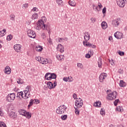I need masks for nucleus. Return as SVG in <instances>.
<instances>
[{"label": "nucleus", "mask_w": 127, "mask_h": 127, "mask_svg": "<svg viewBox=\"0 0 127 127\" xmlns=\"http://www.w3.org/2000/svg\"><path fill=\"white\" fill-rule=\"evenodd\" d=\"M67 107L64 105L60 106L56 110V113L58 115H62L66 112Z\"/></svg>", "instance_id": "obj_1"}, {"label": "nucleus", "mask_w": 127, "mask_h": 127, "mask_svg": "<svg viewBox=\"0 0 127 127\" xmlns=\"http://www.w3.org/2000/svg\"><path fill=\"white\" fill-rule=\"evenodd\" d=\"M117 95L118 92L116 91H113L107 95V99L108 101H113V100L116 99Z\"/></svg>", "instance_id": "obj_2"}, {"label": "nucleus", "mask_w": 127, "mask_h": 127, "mask_svg": "<svg viewBox=\"0 0 127 127\" xmlns=\"http://www.w3.org/2000/svg\"><path fill=\"white\" fill-rule=\"evenodd\" d=\"M15 99V93H10L8 94L6 96V100L9 103H11V102L14 101Z\"/></svg>", "instance_id": "obj_3"}, {"label": "nucleus", "mask_w": 127, "mask_h": 127, "mask_svg": "<svg viewBox=\"0 0 127 127\" xmlns=\"http://www.w3.org/2000/svg\"><path fill=\"white\" fill-rule=\"evenodd\" d=\"M48 88L51 90L52 89H54L55 87L57 86V81L56 80H55L53 82L48 81L47 82Z\"/></svg>", "instance_id": "obj_4"}, {"label": "nucleus", "mask_w": 127, "mask_h": 127, "mask_svg": "<svg viewBox=\"0 0 127 127\" xmlns=\"http://www.w3.org/2000/svg\"><path fill=\"white\" fill-rule=\"evenodd\" d=\"M28 90H24V96H22L23 99L24 100H26V99H28V98H30L31 97V94H30V88L29 86H27Z\"/></svg>", "instance_id": "obj_5"}, {"label": "nucleus", "mask_w": 127, "mask_h": 127, "mask_svg": "<svg viewBox=\"0 0 127 127\" xmlns=\"http://www.w3.org/2000/svg\"><path fill=\"white\" fill-rule=\"evenodd\" d=\"M75 106L76 108H82L83 106V100L80 98L77 99L75 102Z\"/></svg>", "instance_id": "obj_6"}, {"label": "nucleus", "mask_w": 127, "mask_h": 127, "mask_svg": "<svg viewBox=\"0 0 127 127\" xmlns=\"http://www.w3.org/2000/svg\"><path fill=\"white\" fill-rule=\"evenodd\" d=\"M84 39L85 41L83 42V45L85 46V44H86V43L88 42V41L90 40V38H91V37L90 36V33L88 32H85L84 33Z\"/></svg>", "instance_id": "obj_7"}, {"label": "nucleus", "mask_w": 127, "mask_h": 127, "mask_svg": "<svg viewBox=\"0 0 127 127\" xmlns=\"http://www.w3.org/2000/svg\"><path fill=\"white\" fill-rule=\"evenodd\" d=\"M28 36H29L31 38H35L36 37V34L35 32L32 30H28L27 31Z\"/></svg>", "instance_id": "obj_8"}, {"label": "nucleus", "mask_w": 127, "mask_h": 127, "mask_svg": "<svg viewBox=\"0 0 127 127\" xmlns=\"http://www.w3.org/2000/svg\"><path fill=\"white\" fill-rule=\"evenodd\" d=\"M107 76H108V74L106 73H102L100 74V75H99V81L101 83H103V82H104V80H105V78H107Z\"/></svg>", "instance_id": "obj_9"}, {"label": "nucleus", "mask_w": 127, "mask_h": 127, "mask_svg": "<svg viewBox=\"0 0 127 127\" xmlns=\"http://www.w3.org/2000/svg\"><path fill=\"white\" fill-rule=\"evenodd\" d=\"M120 22L121 18H118L112 21V24L114 26H115V27H118V26L120 25Z\"/></svg>", "instance_id": "obj_10"}, {"label": "nucleus", "mask_w": 127, "mask_h": 127, "mask_svg": "<svg viewBox=\"0 0 127 127\" xmlns=\"http://www.w3.org/2000/svg\"><path fill=\"white\" fill-rule=\"evenodd\" d=\"M114 36L117 39H122L124 37V34L120 32H116L114 34Z\"/></svg>", "instance_id": "obj_11"}, {"label": "nucleus", "mask_w": 127, "mask_h": 127, "mask_svg": "<svg viewBox=\"0 0 127 127\" xmlns=\"http://www.w3.org/2000/svg\"><path fill=\"white\" fill-rule=\"evenodd\" d=\"M117 2L118 5L120 7H124L126 5V3L125 2V0H117Z\"/></svg>", "instance_id": "obj_12"}, {"label": "nucleus", "mask_w": 127, "mask_h": 127, "mask_svg": "<svg viewBox=\"0 0 127 127\" xmlns=\"http://www.w3.org/2000/svg\"><path fill=\"white\" fill-rule=\"evenodd\" d=\"M14 50L16 52H19L20 51V49H21V45L20 44H15L13 47Z\"/></svg>", "instance_id": "obj_13"}, {"label": "nucleus", "mask_w": 127, "mask_h": 127, "mask_svg": "<svg viewBox=\"0 0 127 127\" xmlns=\"http://www.w3.org/2000/svg\"><path fill=\"white\" fill-rule=\"evenodd\" d=\"M57 51H60L61 53H63L64 52V47L61 45V44H59L57 47Z\"/></svg>", "instance_id": "obj_14"}, {"label": "nucleus", "mask_w": 127, "mask_h": 127, "mask_svg": "<svg viewBox=\"0 0 127 127\" xmlns=\"http://www.w3.org/2000/svg\"><path fill=\"white\" fill-rule=\"evenodd\" d=\"M4 73L7 75H9L11 73V69L8 66H6L3 70Z\"/></svg>", "instance_id": "obj_15"}, {"label": "nucleus", "mask_w": 127, "mask_h": 127, "mask_svg": "<svg viewBox=\"0 0 127 127\" xmlns=\"http://www.w3.org/2000/svg\"><path fill=\"white\" fill-rule=\"evenodd\" d=\"M42 29L46 30H47V31H49V30H50V24L47 23V24H44L43 23V27H42Z\"/></svg>", "instance_id": "obj_16"}, {"label": "nucleus", "mask_w": 127, "mask_h": 127, "mask_svg": "<svg viewBox=\"0 0 127 127\" xmlns=\"http://www.w3.org/2000/svg\"><path fill=\"white\" fill-rule=\"evenodd\" d=\"M40 63H41V64H48V63H49V61L47 59L45 60L44 58L41 57V59L40 60Z\"/></svg>", "instance_id": "obj_17"}, {"label": "nucleus", "mask_w": 127, "mask_h": 127, "mask_svg": "<svg viewBox=\"0 0 127 127\" xmlns=\"http://www.w3.org/2000/svg\"><path fill=\"white\" fill-rule=\"evenodd\" d=\"M9 117L11 119L14 120V119H16L17 115L15 114V113L12 111L9 114Z\"/></svg>", "instance_id": "obj_18"}, {"label": "nucleus", "mask_w": 127, "mask_h": 127, "mask_svg": "<svg viewBox=\"0 0 127 127\" xmlns=\"http://www.w3.org/2000/svg\"><path fill=\"white\" fill-rule=\"evenodd\" d=\"M84 46H87V47H90V48H96V45L91 44V43L88 42L85 43Z\"/></svg>", "instance_id": "obj_19"}, {"label": "nucleus", "mask_w": 127, "mask_h": 127, "mask_svg": "<svg viewBox=\"0 0 127 127\" xmlns=\"http://www.w3.org/2000/svg\"><path fill=\"white\" fill-rule=\"evenodd\" d=\"M45 78L46 80H48V81H50V80L52 79L51 76V73L47 72L45 75Z\"/></svg>", "instance_id": "obj_20"}, {"label": "nucleus", "mask_w": 127, "mask_h": 127, "mask_svg": "<svg viewBox=\"0 0 127 127\" xmlns=\"http://www.w3.org/2000/svg\"><path fill=\"white\" fill-rule=\"evenodd\" d=\"M94 107H96V108H101V106H102V103L100 101H96L94 104Z\"/></svg>", "instance_id": "obj_21"}, {"label": "nucleus", "mask_w": 127, "mask_h": 127, "mask_svg": "<svg viewBox=\"0 0 127 127\" xmlns=\"http://www.w3.org/2000/svg\"><path fill=\"white\" fill-rule=\"evenodd\" d=\"M68 4L71 6H73V7L76 6V2L74 0H70L68 1Z\"/></svg>", "instance_id": "obj_22"}, {"label": "nucleus", "mask_w": 127, "mask_h": 127, "mask_svg": "<svg viewBox=\"0 0 127 127\" xmlns=\"http://www.w3.org/2000/svg\"><path fill=\"white\" fill-rule=\"evenodd\" d=\"M35 50L38 52H41L43 50V47L40 45H38L35 48Z\"/></svg>", "instance_id": "obj_23"}, {"label": "nucleus", "mask_w": 127, "mask_h": 127, "mask_svg": "<svg viewBox=\"0 0 127 127\" xmlns=\"http://www.w3.org/2000/svg\"><path fill=\"white\" fill-rule=\"evenodd\" d=\"M93 51H89L88 53L85 55V58H87L88 59L91 58V55H93Z\"/></svg>", "instance_id": "obj_24"}, {"label": "nucleus", "mask_w": 127, "mask_h": 127, "mask_svg": "<svg viewBox=\"0 0 127 127\" xmlns=\"http://www.w3.org/2000/svg\"><path fill=\"white\" fill-rule=\"evenodd\" d=\"M101 26L103 29H107V28L108 27V24H107V22L105 21H103L101 23Z\"/></svg>", "instance_id": "obj_25"}, {"label": "nucleus", "mask_w": 127, "mask_h": 127, "mask_svg": "<svg viewBox=\"0 0 127 127\" xmlns=\"http://www.w3.org/2000/svg\"><path fill=\"white\" fill-rule=\"evenodd\" d=\"M98 64L99 68H102V65H103V63H102V58H99Z\"/></svg>", "instance_id": "obj_26"}, {"label": "nucleus", "mask_w": 127, "mask_h": 127, "mask_svg": "<svg viewBox=\"0 0 127 127\" xmlns=\"http://www.w3.org/2000/svg\"><path fill=\"white\" fill-rule=\"evenodd\" d=\"M24 117H26L27 119H30V118H31V113L25 112Z\"/></svg>", "instance_id": "obj_27"}, {"label": "nucleus", "mask_w": 127, "mask_h": 127, "mask_svg": "<svg viewBox=\"0 0 127 127\" xmlns=\"http://www.w3.org/2000/svg\"><path fill=\"white\" fill-rule=\"evenodd\" d=\"M24 94L23 93V92L20 91L17 93L16 97L17 98H20L21 96L22 98V97H24Z\"/></svg>", "instance_id": "obj_28"}, {"label": "nucleus", "mask_w": 127, "mask_h": 127, "mask_svg": "<svg viewBox=\"0 0 127 127\" xmlns=\"http://www.w3.org/2000/svg\"><path fill=\"white\" fill-rule=\"evenodd\" d=\"M31 18L33 20H34V19H37V18H38V14L37 13L33 14L31 17Z\"/></svg>", "instance_id": "obj_29"}, {"label": "nucleus", "mask_w": 127, "mask_h": 127, "mask_svg": "<svg viewBox=\"0 0 127 127\" xmlns=\"http://www.w3.org/2000/svg\"><path fill=\"white\" fill-rule=\"evenodd\" d=\"M9 17L10 20H12V21H15V15L14 14H10Z\"/></svg>", "instance_id": "obj_30"}, {"label": "nucleus", "mask_w": 127, "mask_h": 127, "mask_svg": "<svg viewBox=\"0 0 127 127\" xmlns=\"http://www.w3.org/2000/svg\"><path fill=\"white\" fill-rule=\"evenodd\" d=\"M79 108L74 107L75 109V114L76 116H79L80 115V110H79Z\"/></svg>", "instance_id": "obj_31"}, {"label": "nucleus", "mask_w": 127, "mask_h": 127, "mask_svg": "<svg viewBox=\"0 0 127 127\" xmlns=\"http://www.w3.org/2000/svg\"><path fill=\"white\" fill-rule=\"evenodd\" d=\"M92 6L94 10H95V11H100V8L98 6H96V5L93 4Z\"/></svg>", "instance_id": "obj_32"}, {"label": "nucleus", "mask_w": 127, "mask_h": 127, "mask_svg": "<svg viewBox=\"0 0 127 127\" xmlns=\"http://www.w3.org/2000/svg\"><path fill=\"white\" fill-rule=\"evenodd\" d=\"M43 21L39 20L38 22L37 23V25L41 26V28H42V27H43Z\"/></svg>", "instance_id": "obj_33"}, {"label": "nucleus", "mask_w": 127, "mask_h": 127, "mask_svg": "<svg viewBox=\"0 0 127 127\" xmlns=\"http://www.w3.org/2000/svg\"><path fill=\"white\" fill-rule=\"evenodd\" d=\"M116 111L118 112H123L124 109L123 108V106H118L116 108Z\"/></svg>", "instance_id": "obj_34"}, {"label": "nucleus", "mask_w": 127, "mask_h": 127, "mask_svg": "<svg viewBox=\"0 0 127 127\" xmlns=\"http://www.w3.org/2000/svg\"><path fill=\"white\" fill-rule=\"evenodd\" d=\"M120 87H126V82L124 80H120Z\"/></svg>", "instance_id": "obj_35"}, {"label": "nucleus", "mask_w": 127, "mask_h": 127, "mask_svg": "<svg viewBox=\"0 0 127 127\" xmlns=\"http://www.w3.org/2000/svg\"><path fill=\"white\" fill-rule=\"evenodd\" d=\"M18 112L19 113L20 115H21V116H24L25 113H26V111H25L24 110H20Z\"/></svg>", "instance_id": "obj_36"}, {"label": "nucleus", "mask_w": 127, "mask_h": 127, "mask_svg": "<svg viewBox=\"0 0 127 127\" xmlns=\"http://www.w3.org/2000/svg\"><path fill=\"white\" fill-rule=\"evenodd\" d=\"M51 76L52 77V79H55L56 81V78H57V75L54 73H51Z\"/></svg>", "instance_id": "obj_37"}, {"label": "nucleus", "mask_w": 127, "mask_h": 127, "mask_svg": "<svg viewBox=\"0 0 127 127\" xmlns=\"http://www.w3.org/2000/svg\"><path fill=\"white\" fill-rule=\"evenodd\" d=\"M56 2L58 5H63V1L62 0H56Z\"/></svg>", "instance_id": "obj_38"}, {"label": "nucleus", "mask_w": 127, "mask_h": 127, "mask_svg": "<svg viewBox=\"0 0 127 127\" xmlns=\"http://www.w3.org/2000/svg\"><path fill=\"white\" fill-rule=\"evenodd\" d=\"M5 32H6V30L5 29H3L2 31H0V33L2 36H4L5 35Z\"/></svg>", "instance_id": "obj_39"}, {"label": "nucleus", "mask_w": 127, "mask_h": 127, "mask_svg": "<svg viewBox=\"0 0 127 127\" xmlns=\"http://www.w3.org/2000/svg\"><path fill=\"white\" fill-rule=\"evenodd\" d=\"M57 59L59 61H62V60L64 59V56L61 55L57 57Z\"/></svg>", "instance_id": "obj_40"}, {"label": "nucleus", "mask_w": 127, "mask_h": 127, "mask_svg": "<svg viewBox=\"0 0 127 127\" xmlns=\"http://www.w3.org/2000/svg\"><path fill=\"white\" fill-rule=\"evenodd\" d=\"M34 101H33V99H31L29 102V104L28 105V108H30V107H31V106H32L33 105Z\"/></svg>", "instance_id": "obj_41"}, {"label": "nucleus", "mask_w": 127, "mask_h": 127, "mask_svg": "<svg viewBox=\"0 0 127 127\" xmlns=\"http://www.w3.org/2000/svg\"><path fill=\"white\" fill-rule=\"evenodd\" d=\"M6 39L8 41H10L12 39V35L10 34L7 36Z\"/></svg>", "instance_id": "obj_42"}, {"label": "nucleus", "mask_w": 127, "mask_h": 127, "mask_svg": "<svg viewBox=\"0 0 127 127\" xmlns=\"http://www.w3.org/2000/svg\"><path fill=\"white\" fill-rule=\"evenodd\" d=\"M105 114H106V113L105 112V109L101 108V110H100V114L102 116H105Z\"/></svg>", "instance_id": "obj_43"}, {"label": "nucleus", "mask_w": 127, "mask_h": 127, "mask_svg": "<svg viewBox=\"0 0 127 127\" xmlns=\"http://www.w3.org/2000/svg\"><path fill=\"white\" fill-rule=\"evenodd\" d=\"M67 118H68V116L67 115H64V116H62L61 119L63 120V121H65L67 119Z\"/></svg>", "instance_id": "obj_44"}, {"label": "nucleus", "mask_w": 127, "mask_h": 127, "mask_svg": "<svg viewBox=\"0 0 127 127\" xmlns=\"http://www.w3.org/2000/svg\"><path fill=\"white\" fill-rule=\"evenodd\" d=\"M17 83L18 84H19L20 85H21L23 84V80L21 78H19L18 80L17 81Z\"/></svg>", "instance_id": "obj_45"}, {"label": "nucleus", "mask_w": 127, "mask_h": 127, "mask_svg": "<svg viewBox=\"0 0 127 127\" xmlns=\"http://www.w3.org/2000/svg\"><path fill=\"white\" fill-rule=\"evenodd\" d=\"M0 127H6V125L4 122H0Z\"/></svg>", "instance_id": "obj_46"}, {"label": "nucleus", "mask_w": 127, "mask_h": 127, "mask_svg": "<svg viewBox=\"0 0 127 127\" xmlns=\"http://www.w3.org/2000/svg\"><path fill=\"white\" fill-rule=\"evenodd\" d=\"M77 66L78 67V68H80V69H83V64L81 63H77Z\"/></svg>", "instance_id": "obj_47"}, {"label": "nucleus", "mask_w": 127, "mask_h": 127, "mask_svg": "<svg viewBox=\"0 0 127 127\" xmlns=\"http://www.w3.org/2000/svg\"><path fill=\"white\" fill-rule=\"evenodd\" d=\"M118 53L120 56H124V55H125V52H122L121 51H119Z\"/></svg>", "instance_id": "obj_48"}, {"label": "nucleus", "mask_w": 127, "mask_h": 127, "mask_svg": "<svg viewBox=\"0 0 127 127\" xmlns=\"http://www.w3.org/2000/svg\"><path fill=\"white\" fill-rule=\"evenodd\" d=\"M120 100L119 99H116L115 101L114 102V106H118V103H119V101Z\"/></svg>", "instance_id": "obj_49"}, {"label": "nucleus", "mask_w": 127, "mask_h": 127, "mask_svg": "<svg viewBox=\"0 0 127 127\" xmlns=\"http://www.w3.org/2000/svg\"><path fill=\"white\" fill-rule=\"evenodd\" d=\"M63 81H64V82H71L72 80H68V77H64Z\"/></svg>", "instance_id": "obj_50"}, {"label": "nucleus", "mask_w": 127, "mask_h": 127, "mask_svg": "<svg viewBox=\"0 0 127 127\" xmlns=\"http://www.w3.org/2000/svg\"><path fill=\"white\" fill-rule=\"evenodd\" d=\"M34 104H39V100L38 99H34L33 100Z\"/></svg>", "instance_id": "obj_51"}, {"label": "nucleus", "mask_w": 127, "mask_h": 127, "mask_svg": "<svg viewBox=\"0 0 127 127\" xmlns=\"http://www.w3.org/2000/svg\"><path fill=\"white\" fill-rule=\"evenodd\" d=\"M35 28H36V29H37V30H40V29H41V26L36 25V26H35Z\"/></svg>", "instance_id": "obj_52"}, {"label": "nucleus", "mask_w": 127, "mask_h": 127, "mask_svg": "<svg viewBox=\"0 0 127 127\" xmlns=\"http://www.w3.org/2000/svg\"><path fill=\"white\" fill-rule=\"evenodd\" d=\"M106 12H107V8L106 7H104L102 10V13H103V14H105Z\"/></svg>", "instance_id": "obj_53"}, {"label": "nucleus", "mask_w": 127, "mask_h": 127, "mask_svg": "<svg viewBox=\"0 0 127 127\" xmlns=\"http://www.w3.org/2000/svg\"><path fill=\"white\" fill-rule=\"evenodd\" d=\"M28 7V4L25 3L23 4L22 8H27Z\"/></svg>", "instance_id": "obj_54"}, {"label": "nucleus", "mask_w": 127, "mask_h": 127, "mask_svg": "<svg viewBox=\"0 0 127 127\" xmlns=\"http://www.w3.org/2000/svg\"><path fill=\"white\" fill-rule=\"evenodd\" d=\"M98 7H99V8H100V10H101V8L103 7V5L101 4L100 2H98Z\"/></svg>", "instance_id": "obj_55"}, {"label": "nucleus", "mask_w": 127, "mask_h": 127, "mask_svg": "<svg viewBox=\"0 0 127 127\" xmlns=\"http://www.w3.org/2000/svg\"><path fill=\"white\" fill-rule=\"evenodd\" d=\"M48 42L50 44H53V42H52V40H51V38H49V39H48Z\"/></svg>", "instance_id": "obj_56"}, {"label": "nucleus", "mask_w": 127, "mask_h": 127, "mask_svg": "<svg viewBox=\"0 0 127 127\" xmlns=\"http://www.w3.org/2000/svg\"><path fill=\"white\" fill-rule=\"evenodd\" d=\"M32 11H35L37 12V11H38V8H37V7H33L32 9Z\"/></svg>", "instance_id": "obj_57"}, {"label": "nucleus", "mask_w": 127, "mask_h": 127, "mask_svg": "<svg viewBox=\"0 0 127 127\" xmlns=\"http://www.w3.org/2000/svg\"><path fill=\"white\" fill-rule=\"evenodd\" d=\"M41 59V57L39 56V57H36V60L37 61H38V62H40V60Z\"/></svg>", "instance_id": "obj_58"}, {"label": "nucleus", "mask_w": 127, "mask_h": 127, "mask_svg": "<svg viewBox=\"0 0 127 127\" xmlns=\"http://www.w3.org/2000/svg\"><path fill=\"white\" fill-rule=\"evenodd\" d=\"M72 97L74 100H77V99H79V98H77V94H76L75 93H74L73 94Z\"/></svg>", "instance_id": "obj_59"}, {"label": "nucleus", "mask_w": 127, "mask_h": 127, "mask_svg": "<svg viewBox=\"0 0 127 127\" xmlns=\"http://www.w3.org/2000/svg\"><path fill=\"white\" fill-rule=\"evenodd\" d=\"M118 73L119 74H123L124 73V70L122 69H119L118 70Z\"/></svg>", "instance_id": "obj_60"}, {"label": "nucleus", "mask_w": 127, "mask_h": 127, "mask_svg": "<svg viewBox=\"0 0 127 127\" xmlns=\"http://www.w3.org/2000/svg\"><path fill=\"white\" fill-rule=\"evenodd\" d=\"M63 40H64V38H58V41L61 43V42H62V41H63Z\"/></svg>", "instance_id": "obj_61"}, {"label": "nucleus", "mask_w": 127, "mask_h": 127, "mask_svg": "<svg viewBox=\"0 0 127 127\" xmlns=\"http://www.w3.org/2000/svg\"><path fill=\"white\" fill-rule=\"evenodd\" d=\"M91 21H92V22H93L94 23V22H96V18H91L90 19Z\"/></svg>", "instance_id": "obj_62"}, {"label": "nucleus", "mask_w": 127, "mask_h": 127, "mask_svg": "<svg viewBox=\"0 0 127 127\" xmlns=\"http://www.w3.org/2000/svg\"><path fill=\"white\" fill-rule=\"evenodd\" d=\"M41 21H43V23H44V22H46V17H42V20Z\"/></svg>", "instance_id": "obj_63"}, {"label": "nucleus", "mask_w": 127, "mask_h": 127, "mask_svg": "<svg viewBox=\"0 0 127 127\" xmlns=\"http://www.w3.org/2000/svg\"><path fill=\"white\" fill-rule=\"evenodd\" d=\"M42 37H43V39L45 38L46 37V35L45 34V33H43L42 34Z\"/></svg>", "instance_id": "obj_64"}]
</instances>
